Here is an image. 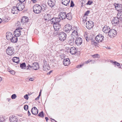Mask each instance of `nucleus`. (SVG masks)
<instances>
[{
  "label": "nucleus",
  "mask_w": 122,
  "mask_h": 122,
  "mask_svg": "<svg viewBox=\"0 0 122 122\" xmlns=\"http://www.w3.org/2000/svg\"><path fill=\"white\" fill-rule=\"evenodd\" d=\"M28 18L26 16H24L22 18L21 20V23L19 22H18L17 26L20 25L24 24L25 23L28 22Z\"/></svg>",
  "instance_id": "nucleus-1"
},
{
  "label": "nucleus",
  "mask_w": 122,
  "mask_h": 122,
  "mask_svg": "<svg viewBox=\"0 0 122 122\" xmlns=\"http://www.w3.org/2000/svg\"><path fill=\"white\" fill-rule=\"evenodd\" d=\"M58 36L59 40L62 41H63L66 39V35L63 32H61L59 33Z\"/></svg>",
  "instance_id": "nucleus-2"
},
{
  "label": "nucleus",
  "mask_w": 122,
  "mask_h": 122,
  "mask_svg": "<svg viewBox=\"0 0 122 122\" xmlns=\"http://www.w3.org/2000/svg\"><path fill=\"white\" fill-rule=\"evenodd\" d=\"M38 64L37 63H33V65L31 66L29 65H28L27 66L28 67L27 69L31 70V68L36 70H37Z\"/></svg>",
  "instance_id": "nucleus-3"
},
{
  "label": "nucleus",
  "mask_w": 122,
  "mask_h": 122,
  "mask_svg": "<svg viewBox=\"0 0 122 122\" xmlns=\"http://www.w3.org/2000/svg\"><path fill=\"white\" fill-rule=\"evenodd\" d=\"M7 53L10 56L12 55L15 52L14 49L12 47H8L6 50Z\"/></svg>",
  "instance_id": "nucleus-4"
},
{
  "label": "nucleus",
  "mask_w": 122,
  "mask_h": 122,
  "mask_svg": "<svg viewBox=\"0 0 122 122\" xmlns=\"http://www.w3.org/2000/svg\"><path fill=\"white\" fill-rule=\"evenodd\" d=\"M117 34L115 30L114 29H111L110 30L108 33V35L111 38H113L115 37Z\"/></svg>",
  "instance_id": "nucleus-5"
},
{
  "label": "nucleus",
  "mask_w": 122,
  "mask_h": 122,
  "mask_svg": "<svg viewBox=\"0 0 122 122\" xmlns=\"http://www.w3.org/2000/svg\"><path fill=\"white\" fill-rule=\"evenodd\" d=\"M72 28L71 25L70 24H67L65 26V27L64 28V30L66 32L68 33L71 31Z\"/></svg>",
  "instance_id": "nucleus-6"
},
{
  "label": "nucleus",
  "mask_w": 122,
  "mask_h": 122,
  "mask_svg": "<svg viewBox=\"0 0 122 122\" xmlns=\"http://www.w3.org/2000/svg\"><path fill=\"white\" fill-rule=\"evenodd\" d=\"M16 7L19 11H22L25 8L24 4L22 3H17L16 5Z\"/></svg>",
  "instance_id": "nucleus-7"
},
{
  "label": "nucleus",
  "mask_w": 122,
  "mask_h": 122,
  "mask_svg": "<svg viewBox=\"0 0 122 122\" xmlns=\"http://www.w3.org/2000/svg\"><path fill=\"white\" fill-rule=\"evenodd\" d=\"M22 29L21 27H19L16 29L14 32V34L15 36L17 37L21 35V33L22 32Z\"/></svg>",
  "instance_id": "nucleus-8"
},
{
  "label": "nucleus",
  "mask_w": 122,
  "mask_h": 122,
  "mask_svg": "<svg viewBox=\"0 0 122 122\" xmlns=\"http://www.w3.org/2000/svg\"><path fill=\"white\" fill-rule=\"evenodd\" d=\"M95 39L98 42H102L103 40V36L102 34H99L96 36Z\"/></svg>",
  "instance_id": "nucleus-9"
},
{
  "label": "nucleus",
  "mask_w": 122,
  "mask_h": 122,
  "mask_svg": "<svg viewBox=\"0 0 122 122\" xmlns=\"http://www.w3.org/2000/svg\"><path fill=\"white\" fill-rule=\"evenodd\" d=\"M86 27L88 29H91L94 26V24L92 21H89L86 23Z\"/></svg>",
  "instance_id": "nucleus-10"
},
{
  "label": "nucleus",
  "mask_w": 122,
  "mask_h": 122,
  "mask_svg": "<svg viewBox=\"0 0 122 122\" xmlns=\"http://www.w3.org/2000/svg\"><path fill=\"white\" fill-rule=\"evenodd\" d=\"M66 13L65 12H61L59 13V19L61 20H63L66 18Z\"/></svg>",
  "instance_id": "nucleus-11"
},
{
  "label": "nucleus",
  "mask_w": 122,
  "mask_h": 122,
  "mask_svg": "<svg viewBox=\"0 0 122 122\" xmlns=\"http://www.w3.org/2000/svg\"><path fill=\"white\" fill-rule=\"evenodd\" d=\"M114 5L116 9L118 11H121L122 9V5L120 4L115 3Z\"/></svg>",
  "instance_id": "nucleus-12"
},
{
  "label": "nucleus",
  "mask_w": 122,
  "mask_h": 122,
  "mask_svg": "<svg viewBox=\"0 0 122 122\" xmlns=\"http://www.w3.org/2000/svg\"><path fill=\"white\" fill-rule=\"evenodd\" d=\"M52 24H54L56 23L60 22V19L58 18L53 17L51 18L50 20Z\"/></svg>",
  "instance_id": "nucleus-13"
},
{
  "label": "nucleus",
  "mask_w": 122,
  "mask_h": 122,
  "mask_svg": "<svg viewBox=\"0 0 122 122\" xmlns=\"http://www.w3.org/2000/svg\"><path fill=\"white\" fill-rule=\"evenodd\" d=\"M18 118L17 117L12 115L10 117L9 120L10 122H17Z\"/></svg>",
  "instance_id": "nucleus-14"
},
{
  "label": "nucleus",
  "mask_w": 122,
  "mask_h": 122,
  "mask_svg": "<svg viewBox=\"0 0 122 122\" xmlns=\"http://www.w3.org/2000/svg\"><path fill=\"white\" fill-rule=\"evenodd\" d=\"M19 41L21 43H24V44H25L24 42L27 41L26 35H25L23 36H21L20 38Z\"/></svg>",
  "instance_id": "nucleus-15"
},
{
  "label": "nucleus",
  "mask_w": 122,
  "mask_h": 122,
  "mask_svg": "<svg viewBox=\"0 0 122 122\" xmlns=\"http://www.w3.org/2000/svg\"><path fill=\"white\" fill-rule=\"evenodd\" d=\"M53 27L54 30L57 31L59 30L61 28V25L59 22L54 24Z\"/></svg>",
  "instance_id": "nucleus-16"
},
{
  "label": "nucleus",
  "mask_w": 122,
  "mask_h": 122,
  "mask_svg": "<svg viewBox=\"0 0 122 122\" xmlns=\"http://www.w3.org/2000/svg\"><path fill=\"white\" fill-rule=\"evenodd\" d=\"M76 45L77 46L81 45L82 42V40L80 37L77 38L75 41Z\"/></svg>",
  "instance_id": "nucleus-17"
},
{
  "label": "nucleus",
  "mask_w": 122,
  "mask_h": 122,
  "mask_svg": "<svg viewBox=\"0 0 122 122\" xmlns=\"http://www.w3.org/2000/svg\"><path fill=\"white\" fill-rule=\"evenodd\" d=\"M119 18L117 17H114L112 21V24L114 25H116V24H118L119 22Z\"/></svg>",
  "instance_id": "nucleus-18"
},
{
  "label": "nucleus",
  "mask_w": 122,
  "mask_h": 122,
  "mask_svg": "<svg viewBox=\"0 0 122 122\" xmlns=\"http://www.w3.org/2000/svg\"><path fill=\"white\" fill-rule=\"evenodd\" d=\"M77 51L76 49L74 47H71L70 49V53L72 55H75Z\"/></svg>",
  "instance_id": "nucleus-19"
},
{
  "label": "nucleus",
  "mask_w": 122,
  "mask_h": 122,
  "mask_svg": "<svg viewBox=\"0 0 122 122\" xmlns=\"http://www.w3.org/2000/svg\"><path fill=\"white\" fill-rule=\"evenodd\" d=\"M110 29V28L108 26H105L103 28V31L106 33H108L111 30Z\"/></svg>",
  "instance_id": "nucleus-20"
},
{
  "label": "nucleus",
  "mask_w": 122,
  "mask_h": 122,
  "mask_svg": "<svg viewBox=\"0 0 122 122\" xmlns=\"http://www.w3.org/2000/svg\"><path fill=\"white\" fill-rule=\"evenodd\" d=\"M7 39L8 40H10L13 36V35L10 32H7L6 34Z\"/></svg>",
  "instance_id": "nucleus-21"
},
{
  "label": "nucleus",
  "mask_w": 122,
  "mask_h": 122,
  "mask_svg": "<svg viewBox=\"0 0 122 122\" xmlns=\"http://www.w3.org/2000/svg\"><path fill=\"white\" fill-rule=\"evenodd\" d=\"M63 64L65 66H67L69 65L70 63V60L69 58L64 59L63 61Z\"/></svg>",
  "instance_id": "nucleus-22"
},
{
  "label": "nucleus",
  "mask_w": 122,
  "mask_h": 122,
  "mask_svg": "<svg viewBox=\"0 0 122 122\" xmlns=\"http://www.w3.org/2000/svg\"><path fill=\"white\" fill-rule=\"evenodd\" d=\"M51 16L49 14H46L44 15V19L46 21H48L50 20Z\"/></svg>",
  "instance_id": "nucleus-23"
},
{
  "label": "nucleus",
  "mask_w": 122,
  "mask_h": 122,
  "mask_svg": "<svg viewBox=\"0 0 122 122\" xmlns=\"http://www.w3.org/2000/svg\"><path fill=\"white\" fill-rule=\"evenodd\" d=\"M31 111L32 113L34 115L37 114L38 113V110L35 107L32 108Z\"/></svg>",
  "instance_id": "nucleus-24"
},
{
  "label": "nucleus",
  "mask_w": 122,
  "mask_h": 122,
  "mask_svg": "<svg viewBox=\"0 0 122 122\" xmlns=\"http://www.w3.org/2000/svg\"><path fill=\"white\" fill-rule=\"evenodd\" d=\"M38 5L36 4L34 5L33 7V11L35 13L38 14Z\"/></svg>",
  "instance_id": "nucleus-25"
},
{
  "label": "nucleus",
  "mask_w": 122,
  "mask_h": 122,
  "mask_svg": "<svg viewBox=\"0 0 122 122\" xmlns=\"http://www.w3.org/2000/svg\"><path fill=\"white\" fill-rule=\"evenodd\" d=\"M71 35L72 36V37H74V38H77L78 36V33L76 31L74 30L72 32Z\"/></svg>",
  "instance_id": "nucleus-26"
},
{
  "label": "nucleus",
  "mask_w": 122,
  "mask_h": 122,
  "mask_svg": "<svg viewBox=\"0 0 122 122\" xmlns=\"http://www.w3.org/2000/svg\"><path fill=\"white\" fill-rule=\"evenodd\" d=\"M45 9V8L44 6L42 5L41 6L39 5V13L41 12L42 13Z\"/></svg>",
  "instance_id": "nucleus-27"
},
{
  "label": "nucleus",
  "mask_w": 122,
  "mask_h": 122,
  "mask_svg": "<svg viewBox=\"0 0 122 122\" xmlns=\"http://www.w3.org/2000/svg\"><path fill=\"white\" fill-rule=\"evenodd\" d=\"M11 39L10 40L12 42L15 43L17 42L18 39L16 36L14 35V36H13Z\"/></svg>",
  "instance_id": "nucleus-28"
},
{
  "label": "nucleus",
  "mask_w": 122,
  "mask_h": 122,
  "mask_svg": "<svg viewBox=\"0 0 122 122\" xmlns=\"http://www.w3.org/2000/svg\"><path fill=\"white\" fill-rule=\"evenodd\" d=\"M70 0H62V3L65 5L67 6L68 5L70 2Z\"/></svg>",
  "instance_id": "nucleus-29"
},
{
  "label": "nucleus",
  "mask_w": 122,
  "mask_h": 122,
  "mask_svg": "<svg viewBox=\"0 0 122 122\" xmlns=\"http://www.w3.org/2000/svg\"><path fill=\"white\" fill-rule=\"evenodd\" d=\"M117 16L120 20H122V11H119L117 15Z\"/></svg>",
  "instance_id": "nucleus-30"
},
{
  "label": "nucleus",
  "mask_w": 122,
  "mask_h": 122,
  "mask_svg": "<svg viewBox=\"0 0 122 122\" xmlns=\"http://www.w3.org/2000/svg\"><path fill=\"white\" fill-rule=\"evenodd\" d=\"M17 8L16 6H14L12 9L11 12L13 14H16L17 13Z\"/></svg>",
  "instance_id": "nucleus-31"
},
{
  "label": "nucleus",
  "mask_w": 122,
  "mask_h": 122,
  "mask_svg": "<svg viewBox=\"0 0 122 122\" xmlns=\"http://www.w3.org/2000/svg\"><path fill=\"white\" fill-rule=\"evenodd\" d=\"M66 18L69 20H71L72 19L71 14L70 13L66 14Z\"/></svg>",
  "instance_id": "nucleus-32"
},
{
  "label": "nucleus",
  "mask_w": 122,
  "mask_h": 122,
  "mask_svg": "<svg viewBox=\"0 0 122 122\" xmlns=\"http://www.w3.org/2000/svg\"><path fill=\"white\" fill-rule=\"evenodd\" d=\"M75 40V38H74V37L71 36L69 37L68 42H69L70 43L74 42Z\"/></svg>",
  "instance_id": "nucleus-33"
},
{
  "label": "nucleus",
  "mask_w": 122,
  "mask_h": 122,
  "mask_svg": "<svg viewBox=\"0 0 122 122\" xmlns=\"http://www.w3.org/2000/svg\"><path fill=\"white\" fill-rule=\"evenodd\" d=\"M12 60L13 62L16 63H18L19 61V58L17 57H13V58Z\"/></svg>",
  "instance_id": "nucleus-34"
},
{
  "label": "nucleus",
  "mask_w": 122,
  "mask_h": 122,
  "mask_svg": "<svg viewBox=\"0 0 122 122\" xmlns=\"http://www.w3.org/2000/svg\"><path fill=\"white\" fill-rule=\"evenodd\" d=\"M48 4L50 6L52 7L55 5V2H52V1L49 0L48 2Z\"/></svg>",
  "instance_id": "nucleus-35"
},
{
  "label": "nucleus",
  "mask_w": 122,
  "mask_h": 122,
  "mask_svg": "<svg viewBox=\"0 0 122 122\" xmlns=\"http://www.w3.org/2000/svg\"><path fill=\"white\" fill-rule=\"evenodd\" d=\"M50 68V67L49 66H43V69L44 71H47L48 70H49Z\"/></svg>",
  "instance_id": "nucleus-36"
},
{
  "label": "nucleus",
  "mask_w": 122,
  "mask_h": 122,
  "mask_svg": "<svg viewBox=\"0 0 122 122\" xmlns=\"http://www.w3.org/2000/svg\"><path fill=\"white\" fill-rule=\"evenodd\" d=\"M20 66L22 69H25L26 67V64L25 63H23L20 65Z\"/></svg>",
  "instance_id": "nucleus-37"
},
{
  "label": "nucleus",
  "mask_w": 122,
  "mask_h": 122,
  "mask_svg": "<svg viewBox=\"0 0 122 122\" xmlns=\"http://www.w3.org/2000/svg\"><path fill=\"white\" fill-rule=\"evenodd\" d=\"M39 116L42 118L44 117V114L43 111H41L39 114Z\"/></svg>",
  "instance_id": "nucleus-38"
},
{
  "label": "nucleus",
  "mask_w": 122,
  "mask_h": 122,
  "mask_svg": "<svg viewBox=\"0 0 122 122\" xmlns=\"http://www.w3.org/2000/svg\"><path fill=\"white\" fill-rule=\"evenodd\" d=\"M112 62L114 64V65H115V67H116V66L117 67L119 66H120V64L117 61H113Z\"/></svg>",
  "instance_id": "nucleus-39"
},
{
  "label": "nucleus",
  "mask_w": 122,
  "mask_h": 122,
  "mask_svg": "<svg viewBox=\"0 0 122 122\" xmlns=\"http://www.w3.org/2000/svg\"><path fill=\"white\" fill-rule=\"evenodd\" d=\"M9 19V18H8L7 17H5L3 18V21L4 22H8Z\"/></svg>",
  "instance_id": "nucleus-40"
},
{
  "label": "nucleus",
  "mask_w": 122,
  "mask_h": 122,
  "mask_svg": "<svg viewBox=\"0 0 122 122\" xmlns=\"http://www.w3.org/2000/svg\"><path fill=\"white\" fill-rule=\"evenodd\" d=\"M5 120L4 117L2 116L0 117V122H2L4 121Z\"/></svg>",
  "instance_id": "nucleus-41"
},
{
  "label": "nucleus",
  "mask_w": 122,
  "mask_h": 122,
  "mask_svg": "<svg viewBox=\"0 0 122 122\" xmlns=\"http://www.w3.org/2000/svg\"><path fill=\"white\" fill-rule=\"evenodd\" d=\"M16 97V96L15 94H13L11 96V98L13 99H15Z\"/></svg>",
  "instance_id": "nucleus-42"
},
{
  "label": "nucleus",
  "mask_w": 122,
  "mask_h": 122,
  "mask_svg": "<svg viewBox=\"0 0 122 122\" xmlns=\"http://www.w3.org/2000/svg\"><path fill=\"white\" fill-rule=\"evenodd\" d=\"M49 66L48 63L46 61H44V64L43 66Z\"/></svg>",
  "instance_id": "nucleus-43"
},
{
  "label": "nucleus",
  "mask_w": 122,
  "mask_h": 122,
  "mask_svg": "<svg viewBox=\"0 0 122 122\" xmlns=\"http://www.w3.org/2000/svg\"><path fill=\"white\" fill-rule=\"evenodd\" d=\"M90 11L89 10H87V11H86L85 13V14H84V16L85 15H87V16L89 14V13H90Z\"/></svg>",
  "instance_id": "nucleus-44"
},
{
  "label": "nucleus",
  "mask_w": 122,
  "mask_h": 122,
  "mask_svg": "<svg viewBox=\"0 0 122 122\" xmlns=\"http://www.w3.org/2000/svg\"><path fill=\"white\" fill-rule=\"evenodd\" d=\"M92 44H93L95 46H97L98 45V43L96 42L95 41H92Z\"/></svg>",
  "instance_id": "nucleus-45"
},
{
  "label": "nucleus",
  "mask_w": 122,
  "mask_h": 122,
  "mask_svg": "<svg viewBox=\"0 0 122 122\" xmlns=\"http://www.w3.org/2000/svg\"><path fill=\"white\" fill-rule=\"evenodd\" d=\"M74 4L73 2V1L71 0V5L70 7H73L74 6Z\"/></svg>",
  "instance_id": "nucleus-46"
},
{
  "label": "nucleus",
  "mask_w": 122,
  "mask_h": 122,
  "mask_svg": "<svg viewBox=\"0 0 122 122\" xmlns=\"http://www.w3.org/2000/svg\"><path fill=\"white\" fill-rule=\"evenodd\" d=\"M93 3V2L92 1H88V2L86 4L87 5H90L92 4Z\"/></svg>",
  "instance_id": "nucleus-47"
},
{
  "label": "nucleus",
  "mask_w": 122,
  "mask_h": 122,
  "mask_svg": "<svg viewBox=\"0 0 122 122\" xmlns=\"http://www.w3.org/2000/svg\"><path fill=\"white\" fill-rule=\"evenodd\" d=\"M28 108V106L27 105H25L24 107V108L25 110H27Z\"/></svg>",
  "instance_id": "nucleus-48"
},
{
  "label": "nucleus",
  "mask_w": 122,
  "mask_h": 122,
  "mask_svg": "<svg viewBox=\"0 0 122 122\" xmlns=\"http://www.w3.org/2000/svg\"><path fill=\"white\" fill-rule=\"evenodd\" d=\"M85 39H86V40L88 42L89 41V39L87 35H86V36H85Z\"/></svg>",
  "instance_id": "nucleus-49"
},
{
  "label": "nucleus",
  "mask_w": 122,
  "mask_h": 122,
  "mask_svg": "<svg viewBox=\"0 0 122 122\" xmlns=\"http://www.w3.org/2000/svg\"><path fill=\"white\" fill-rule=\"evenodd\" d=\"M24 97L25 99H26V100H28V95L27 94H26L24 96Z\"/></svg>",
  "instance_id": "nucleus-50"
},
{
  "label": "nucleus",
  "mask_w": 122,
  "mask_h": 122,
  "mask_svg": "<svg viewBox=\"0 0 122 122\" xmlns=\"http://www.w3.org/2000/svg\"><path fill=\"white\" fill-rule=\"evenodd\" d=\"M98 54H95L92 56V57L93 58H96L98 57Z\"/></svg>",
  "instance_id": "nucleus-51"
},
{
  "label": "nucleus",
  "mask_w": 122,
  "mask_h": 122,
  "mask_svg": "<svg viewBox=\"0 0 122 122\" xmlns=\"http://www.w3.org/2000/svg\"><path fill=\"white\" fill-rule=\"evenodd\" d=\"M10 73L12 74V75H14V74H15V71H13V70H11L10 71Z\"/></svg>",
  "instance_id": "nucleus-52"
},
{
  "label": "nucleus",
  "mask_w": 122,
  "mask_h": 122,
  "mask_svg": "<svg viewBox=\"0 0 122 122\" xmlns=\"http://www.w3.org/2000/svg\"><path fill=\"white\" fill-rule=\"evenodd\" d=\"M18 0L20 3H23L25 1V0Z\"/></svg>",
  "instance_id": "nucleus-53"
},
{
  "label": "nucleus",
  "mask_w": 122,
  "mask_h": 122,
  "mask_svg": "<svg viewBox=\"0 0 122 122\" xmlns=\"http://www.w3.org/2000/svg\"><path fill=\"white\" fill-rule=\"evenodd\" d=\"M83 66V65H78L77 66H76V68H80V67H81V66Z\"/></svg>",
  "instance_id": "nucleus-54"
},
{
  "label": "nucleus",
  "mask_w": 122,
  "mask_h": 122,
  "mask_svg": "<svg viewBox=\"0 0 122 122\" xmlns=\"http://www.w3.org/2000/svg\"><path fill=\"white\" fill-rule=\"evenodd\" d=\"M90 62H91V60H88L87 61L85 62V63L86 64H87L89 63Z\"/></svg>",
  "instance_id": "nucleus-55"
},
{
  "label": "nucleus",
  "mask_w": 122,
  "mask_h": 122,
  "mask_svg": "<svg viewBox=\"0 0 122 122\" xmlns=\"http://www.w3.org/2000/svg\"><path fill=\"white\" fill-rule=\"evenodd\" d=\"M41 91L42 90H40V91L39 92V98L40 96L41 95Z\"/></svg>",
  "instance_id": "nucleus-56"
},
{
  "label": "nucleus",
  "mask_w": 122,
  "mask_h": 122,
  "mask_svg": "<svg viewBox=\"0 0 122 122\" xmlns=\"http://www.w3.org/2000/svg\"><path fill=\"white\" fill-rule=\"evenodd\" d=\"M51 121L52 122H57L56 121H55L54 119H52Z\"/></svg>",
  "instance_id": "nucleus-57"
},
{
  "label": "nucleus",
  "mask_w": 122,
  "mask_h": 122,
  "mask_svg": "<svg viewBox=\"0 0 122 122\" xmlns=\"http://www.w3.org/2000/svg\"><path fill=\"white\" fill-rule=\"evenodd\" d=\"M86 19H83V22L84 23H85L86 21Z\"/></svg>",
  "instance_id": "nucleus-58"
},
{
  "label": "nucleus",
  "mask_w": 122,
  "mask_h": 122,
  "mask_svg": "<svg viewBox=\"0 0 122 122\" xmlns=\"http://www.w3.org/2000/svg\"><path fill=\"white\" fill-rule=\"evenodd\" d=\"M34 79H33V78H30L29 79V81H33Z\"/></svg>",
  "instance_id": "nucleus-59"
},
{
  "label": "nucleus",
  "mask_w": 122,
  "mask_h": 122,
  "mask_svg": "<svg viewBox=\"0 0 122 122\" xmlns=\"http://www.w3.org/2000/svg\"><path fill=\"white\" fill-rule=\"evenodd\" d=\"M91 63H95V61H94L91 60Z\"/></svg>",
  "instance_id": "nucleus-60"
},
{
  "label": "nucleus",
  "mask_w": 122,
  "mask_h": 122,
  "mask_svg": "<svg viewBox=\"0 0 122 122\" xmlns=\"http://www.w3.org/2000/svg\"><path fill=\"white\" fill-rule=\"evenodd\" d=\"M28 116H30V113L29 111H28Z\"/></svg>",
  "instance_id": "nucleus-61"
},
{
  "label": "nucleus",
  "mask_w": 122,
  "mask_h": 122,
  "mask_svg": "<svg viewBox=\"0 0 122 122\" xmlns=\"http://www.w3.org/2000/svg\"><path fill=\"white\" fill-rule=\"evenodd\" d=\"M45 119L46 120V121L47 122L48 120V117H45Z\"/></svg>",
  "instance_id": "nucleus-62"
},
{
  "label": "nucleus",
  "mask_w": 122,
  "mask_h": 122,
  "mask_svg": "<svg viewBox=\"0 0 122 122\" xmlns=\"http://www.w3.org/2000/svg\"><path fill=\"white\" fill-rule=\"evenodd\" d=\"M31 0L34 3H35L36 1L35 0Z\"/></svg>",
  "instance_id": "nucleus-63"
},
{
  "label": "nucleus",
  "mask_w": 122,
  "mask_h": 122,
  "mask_svg": "<svg viewBox=\"0 0 122 122\" xmlns=\"http://www.w3.org/2000/svg\"><path fill=\"white\" fill-rule=\"evenodd\" d=\"M52 72V71H50L48 73H47V74L48 75H50V73H51V72Z\"/></svg>",
  "instance_id": "nucleus-64"
}]
</instances>
